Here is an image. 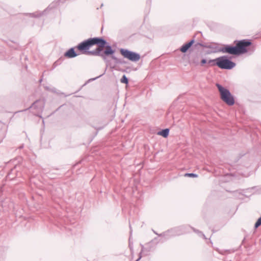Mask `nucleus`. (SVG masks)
Wrapping results in <instances>:
<instances>
[{
	"instance_id": "1",
	"label": "nucleus",
	"mask_w": 261,
	"mask_h": 261,
	"mask_svg": "<svg viewBox=\"0 0 261 261\" xmlns=\"http://www.w3.org/2000/svg\"><path fill=\"white\" fill-rule=\"evenodd\" d=\"M107 43V41L102 38H91L80 43L76 47L79 50L86 52L91 46L96 44L98 45V47L95 50L90 51L88 53L90 54L101 56L105 58L103 54H101V52L102 50L103 47L106 46Z\"/></svg>"
},
{
	"instance_id": "2",
	"label": "nucleus",
	"mask_w": 261,
	"mask_h": 261,
	"mask_svg": "<svg viewBox=\"0 0 261 261\" xmlns=\"http://www.w3.org/2000/svg\"><path fill=\"white\" fill-rule=\"evenodd\" d=\"M251 42L249 40H243L238 42L234 46L227 45L220 48V51L223 53L239 55L247 51L246 47L250 45Z\"/></svg>"
},
{
	"instance_id": "3",
	"label": "nucleus",
	"mask_w": 261,
	"mask_h": 261,
	"mask_svg": "<svg viewBox=\"0 0 261 261\" xmlns=\"http://www.w3.org/2000/svg\"><path fill=\"white\" fill-rule=\"evenodd\" d=\"M220 93L221 99L228 106H232L234 103V99L230 91L219 84H216Z\"/></svg>"
},
{
	"instance_id": "4",
	"label": "nucleus",
	"mask_w": 261,
	"mask_h": 261,
	"mask_svg": "<svg viewBox=\"0 0 261 261\" xmlns=\"http://www.w3.org/2000/svg\"><path fill=\"white\" fill-rule=\"evenodd\" d=\"M214 65L224 69H231L236 66V64L228 59L226 56H221L216 58V63Z\"/></svg>"
},
{
	"instance_id": "5",
	"label": "nucleus",
	"mask_w": 261,
	"mask_h": 261,
	"mask_svg": "<svg viewBox=\"0 0 261 261\" xmlns=\"http://www.w3.org/2000/svg\"><path fill=\"white\" fill-rule=\"evenodd\" d=\"M121 54L125 58L128 59L133 62H137L140 59V56L139 54L128 50L127 49L121 48L120 50Z\"/></svg>"
},
{
	"instance_id": "6",
	"label": "nucleus",
	"mask_w": 261,
	"mask_h": 261,
	"mask_svg": "<svg viewBox=\"0 0 261 261\" xmlns=\"http://www.w3.org/2000/svg\"><path fill=\"white\" fill-rule=\"evenodd\" d=\"M77 56L75 53L74 48H71L68 50L65 54L64 56L68 58H73Z\"/></svg>"
},
{
	"instance_id": "7",
	"label": "nucleus",
	"mask_w": 261,
	"mask_h": 261,
	"mask_svg": "<svg viewBox=\"0 0 261 261\" xmlns=\"http://www.w3.org/2000/svg\"><path fill=\"white\" fill-rule=\"evenodd\" d=\"M44 103L40 100H37L34 102L30 108L39 109L40 111H42L44 107Z\"/></svg>"
},
{
	"instance_id": "8",
	"label": "nucleus",
	"mask_w": 261,
	"mask_h": 261,
	"mask_svg": "<svg viewBox=\"0 0 261 261\" xmlns=\"http://www.w3.org/2000/svg\"><path fill=\"white\" fill-rule=\"evenodd\" d=\"M194 42V39L191 40L188 43L183 45L180 48V51L182 53H186L188 49L192 45Z\"/></svg>"
},
{
	"instance_id": "9",
	"label": "nucleus",
	"mask_w": 261,
	"mask_h": 261,
	"mask_svg": "<svg viewBox=\"0 0 261 261\" xmlns=\"http://www.w3.org/2000/svg\"><path fill=\"white\" fill-rule=\"evenodd\" d=\"M181 233H175L173 230H171V231H167L163 234H160V236H167V238L171 236H175V235H180Z\"/></svg>"
},
{
	"instance_id": "10",
	"label": "nucleus",
	"mask_w": 261,
	"mask_h": 261,
	"mask_svg": "<svg viewBox=\"0 0 261 261\" xmlns=\"http://www.w3.org/2000/svg\"><path fill=\"white\" fill-rule=\"evenodd\" d=\"M114 53V50L112 49L110 45H107L106 46V49L104 51V54L109 56L113 55Z\"/></svg>"
},
{
	"instance_id": "11",
	"label": "nucleus",
	"mask_w": 261,
	"mask_h": 261,
	"mask_svg": "<svg viewBox=\"0 0 261 261\" xmlns=\"http://www.w3.org/2000/svg\"><path fill=\"white\" fill-rule=\"evenodd\" d=\"M169 133V129L168 128H166L163 129L162 131L159 132L158 134L159 135H161L164 138H166L168 137Z\"/></svg>"
},
{
	"instance_id": "12",
	"label": "nucleus",
	"mask_w": 261,
	"mask_h": 261,
	"mask_svg": "<svg viewBox=\"0 0 261 261\" xmlns=\"http://www.w3.org/2000/svg\"><path fill=\"white\" fill-rule=\"evenodd\" d=\"M120 82L122 83L127 84L128 82V79L125 75H123L120 80Z\"/></svg>"
},
{
	"instance_id": "13",
	"label": "nucleus",
	"mask_w": 261,
	"mask_h": 261,
	"mask_svg": "<svg viewBox=\"0 0 261 261\" xmlns=\"http://www.w3.org/2000/svg\"><path fill=\"white\" fill-rule=\"evenodd\" d=\"M260 225H261V217L257 220L256 222L254 225V227L256 228L258 227Z\"/></svg>"
},
{
	"instance_id": "14",
	"label": "nucleus",
	"mask_w": 261,
	"mask_h": 261,
	"mask_svg": "<svg viewBox=\"0 0 261 261\" xmlns=\"http://www.w3.org/2000/svg\"><path fill=\"white\" fill-rule=\"evenodd\" d=\"M185 176H188L190 177H197L198 175L195 173H186Z\"/></svg>"
},
{
	"instance_id": "15",
	"label": "nucleus",
	"mask_w": 261,
	"mask_h": 261,
	"mask_svg": "<svg viewBox=\"0 0 261 261\" xmlns=\"http://www.w3.org/2000/svg\"><path fill=\"white\" fill-rule=\"evenodd\" d=\"M216 63V59L213 60H210L208 61V63L212 64V65H214V64Z\"/></svg>"
},
{
	"instance_id": "16",
	"label": "nucleus",
	"mask_w": 261,
	"mask_h": 261,
	"mask_svg": "<svg viewBox=\"0 0 261 261\" xmlns=\"http://www.w3.org/2000/svg\"><path fill=\"white\" fill-rule=\"evenodd\" d=\"M190 63H192V64H194L195 65H197L198 63V61L197 59H194V60H192L191 62H190Z\"/></svg>"
},
{
	"instance_id": "17",
	"label": "nucleus",
	"mask_w": 261,
	"mask_h": 261,
	"mask_svg": "<svg viewBox=\"0 0 261 261\" xmlns=\"http://www.w3.org/2000/svg\"><path fill=\"white\" fill-rule=\"evenodd\" d=\"M206 63V60L204 59H202L201 61V65H203L204 64H205Z\"/></svg>"
},
{
	"instance_id": "18",
	"label": "nucleus",
	"mask_w": 261,
	"mask_h": 261,
	"mask_svg": "<svg viewBox=\"0 0 261 261\" xmlns=\"http://www.w3.org/2000/svg\"><path fill=\"white\" fill-rule=\"evenodd\" d=\"M195 231H196V230H194ZM196 232L199 233L203 237L204 239H206L205 237V235L204 234H203L200 231H196Z\"/></svg>"
},
{
	"instance_id": "19",
	"label": "nucleus",
	"mask_w": 261,
	"mask_h": 261,
	"mask_svg": "<svg viewBox=\"0 0 261 261\" xmlns=\"http://www.w3.org/2000/svg\"><path fill=\"white\" fill-rule=\"evenodd\" d=\"M32 15H33V16H34V17L38 16V15H35V14H34V13H33V14H32Z\"/></svg>"
},
{
	"instance_id": "20",
	"label": "nucleus",
	"mask_w": 261,
	"mask_h": 261,
	"mask_svg": "<svg viewBox=\"0 0 261 261\" xmlns=\"http://www.w3.org/2000/svg\"><path fill=\"white\" fill-rule=\"evenodd\" d=\"M100 76H101V75H100ZM98 77H96V78H94V79H93V80H95L96 79H97V78H98Z\"/></svg>"
},
{
	"instance_id": "21",
	"label": "nucleus",
	"mask_w": 261,
	"mask_h": 261,
	"mask_svg": "<svg viewBox=\"0 0 261 261\" xmlns=\"http://www.w3.org/2000/svg\"><path fill=\"white\" fill-rule=\"evenodd\" d=\"M140 259V257L138 259L136 260V261H138Z\"/></svg>"
}]
</instances>
